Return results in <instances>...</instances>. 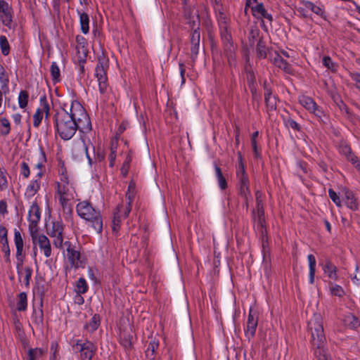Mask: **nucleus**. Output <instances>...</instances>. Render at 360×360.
<instances>
[{"instance_id":"f257e3e1","label":"nucleus","mask_w":360,"mask_h":360,"mask_svg":"<svg viewBox=\"0 0 360 360\" xmlns=\"http://www.w3.org/2000/svg\"><path fill=\"white\" fill-rule=\"evenodd\" d=\"M69 110L61 108L53 117L56 131L65 141L71 139L77 130L87 132L91 129L89 115L79 102L72 101Z\"/></svg>"},{"instance_id":"f03ea898","label":"nucleus","mask_w":360,"mask_h":360,"mask_svg":"<svg viewBox=\"0 0 360 360\" xmlns=\"http://www.w3.org/2000/svg\"><path fill=\"white\" fill-rule=\"evenodd\" d=\"M308 330L311 333V342L317 360H330L325 349L326 340L320 314H314L309 321Z\"/></svg>"},{"instance_id":"7ed1b4c3","label":"nucleus","mask_w":360,"mask_h":360,"mask_svg":"<svg viewBox=\"0 0 360 360\" xmlns=\"http://www.w3.org/2000/svg\"><path fill=\"white\" fill-rule=\"evenodd\" d=\"M76 211L77 214L85 220L88 226L92 228L98 234L102 233L103 222L101 212L89 202L84 200L79 202L76 206Z\"/></svg>"},{"instance_id":"20e7f679","label":"nucleus","mask_w":360,"mask_h":360,"mask_svg":"<svg viewBox=\"0 0 360 360\" xmlns=\"http://www.w3.org/2000/svg\"><path fill=\"white\" fill-rule=\"evenodd\" d=\"M57 196L61 207L64 210L71 211L70 201L76 196V192L72 183L66 174H62L60 181L57 184Z\"/></svg>"},{"instance_id":"39448f33","label":"nucleus","mask_w":360,"mask_h":360,"mask_svg":"<svg viewBox=\"0 0 360 360\" xmlns=\"http://www.w3.org/2000/svg\"><path fill=\"white\" fill-rule=\"evenodd\" d=\"M185 16L188 20L193 32L191 34V53L197 55L199 50L200 33L199 31L200 18L198 11L193 8L192 10H185Z\"/></svg>"},{"instance_id":"423d86ee","label":"nucleus","mask_w":360,"mask_h":360,"mask_svg":"<svg viewBox=\"0 0 360 360\" xmlns=\"http://www.w3.org/2000/svg\"><path fill=\"white\" fill-rule=\"evenodd\" d=\"M134 197V185L130 184L129 185L128 191L126 194V198L128 199V202L126 206L123 205H118L116 212L114 213L112 219V231L117 232L120 228V222L122 219L126 218L131 209V202Z\"/></svg>"},{"instance_id":"0eeeda50","label":"nucleus","mask_w":360,"mask_h":360,"mask_svg":"<svg viewBox=\"0 0 360 360\" xmlns=\"http://www.w3.org/2000/svg\"><path fill=\"white\" fill-rule=\"evenodd\" d=\"M109 67V60L105 55L98 57V60L95 70V76L98 84L99 91L101 94L107 93L108 89L107 70Z\"/></svg>"},{"instance_id":"6e6552de","label":"nucleus","mask_w":360,"mask_h":360,"mask_svg":"<svg viewBox=\"0 0 360 360\" xmlns=\"http://www.w3.org/2000/svg\"><path fill=\"white\" fill-rule=\"evenodd\" d=\"M297 12L304 18H311L312 13L321 18H326L324 6L309 1H302L297 8Z\"/></svg>"},{"instance_id":"1a4fd4ad","label":"nucleus","mask_w":360,"mask_h":360,"mask_svg":"<svg viewBox=\"0 0 360 360\" xmlns=\"http://www.w3.org/2000/svg\"><path fill=\"white\" fill-rule=\"evenodd\" d=\"M236 177L238 181L240 195L247 199L250 195L249 180L245 170L242 155L238 153V165L236 170Z\"/></svg>"},{"instance_id":"9d476101","label":"nucleus","mask_w":360,"mask_h":360,"mask_svg":"<svg viewBox=\"0 0 360 360\" xmlns=\"http://www.w3.org/2000/svg\"><path fill=\"white\" fill-rule=\"evenodd\" d=\"M73 347L80 353L79 359L81 360H92L97 349L96 346L89 341L81 342L80 340H77Z\"/></svg>"},{"instance_id":"9b49d317","label":"nucleus","mask_w":360,"mask_h":360,"mask_svg":"<svg viewBox=\"0 0 360 360\" xmlns=\"http://www.w3.org/2000/svg\"><path fill=\"white\" fill-rule=\"evenodd\" d=\"M30 236L33 245L38 246L46 257H51L52 251L49 238L43 234H39L38 231L30 233Z\"/></svg>"},{"instance_id":"f8f14e48","label":"nucleus","mask_w":360,"mask_h":360,"mask_svg":"<svg viewBox=\"0 0 360 360\" xmlns=\"http://www.w3.org/2000/svg\"><path fill=\"white\" fill-rule=\"evenodd\" d=\"M66 247L65 258L67 260V268H78L82 264L80 252L74 247H72L69 242H65Z\"/></svg>"},{"instance_id":"ddd939ff","label":"nucleus","mask_w":360,"mask_h":360,"mask_svg":"<svg viewBox=\"0 0 360 360\" xmlns=\"http://www.w3.org/2000/svg\"><path fill=\"white\" fill-rule=\"evenodd\" d=\"M13 8L4 0H0V20L2 24L8 28L13 27Z\"/></svg>"},{"instance_id":"4468645a","label":"nucleus","mask_w":360,"mask_h":360,"mask_svg":"<svg viewBox=\"0 0 360 360\" xmlns=\"http://www.w3.org/2000/svg\"><path fill=\"white\" fill-rule=\"evenodd\" d=\"M41 214L39 207L36 203H33L28 212L29 231L30 233L38 231L37 224L40 220Z\"/></svg>"},{"instance_id":"2eb2a0df","label":"nucleus","mask_w":360,"mask_h":360,"mask_svg":"<svg viewBox=\"0 0 360 360\" xmlns=\"http://www.w3.org/2000/svg\"><path fill=\"white\" fill-rule=\"evenodd\" d=\"M257 323L258 320L256 314H254L250 309L247 320L246 327L245 328V336L249 340L255 336L257 327Z\"/></svg>"},{"instance_id":"dca6fc26","label":"nucleus","mask_w":360,"mask_h":360,"mask_svg":"<svg viewBox=\"0 0 360 360\" xmlns=\"http://www.w3.org/2000/svg\"><path fill=\"white\" fill-rule=\"evenodd\" d=\"M43 175L42 172H38L36 175V179L32 180L27 186L25 190V196L27 199L32 198L40 189L41 181L40 179Z\"/></svg>"},{"instance_id":"f3484780","label":"nucleus","mask_w":360,"mask_h":360,"mask_svg":"<svg viewBox=\"0 0 360 360\" xmlns=\"http://www.w3.org/2000/svg\"><path fill=\"white\" fill-rule=\"evenodd\" d=\"M252 14L255 18L262 20L266 19L269 22H271L273 20L271 14L267 12L262 3L256 4V6L252 8Z\"/></svg>"},{"instance_id":"a211bd4d","label":"nucleus","mask_w":360,"mask_h":360,"mask_svg":"<svg viewBox=\"0 0 360 360\" xmlns=\"http://www.w3.org/2000/svg\"><path fill=\"white\" fill-rule=\"evenodd\" d=\"M77 46L76 49L78 54V60L80 62H85L87 54V50L86 48V39L82 36H77L76 37Z\"/></svg>"},{"instance_id":"6ab92c4d","label":"nucleus","mask_w":360,"mask_h":360,"mask_svg":"<svg viewBox=\"0 0 360 360\" xmlns=\"http://www.w3.org/2000/svg\"><path fill=\"white\" fill-rule=\"evenodd\" d=\"M219 28H220V32H221V37L226 44V49H229L230 51H232V45L231 44V36L230 32L228 30V27L226 25V21H219Z\"/></svg>"},{"instance_id":"aec40b11","label":"nucleus","mask_w":360,"mask_h":360,"mask_svg":"<svg viewBox=\"0 0 360 360\" xmlns=\"http://www.w3.org/2000/svg\"><path fill=\"white\" fill-rule=\"evenodd\" d=\"M271 62L285 72L292 73L291 66L278 53H275L274 56L271 57Z\"/></svg>"},{"instance_id":"412c9836","label":"nucleus","mask_w":360,"mask_h":360,"mask_svg":"<svg viewBox=\"0 0 360 360\" xmlns=\"http://www.w3.org/2000/svg\"><path fill=\"white\" fill-rule=\"evenodd\" d=\"M346 205L351 210H356L358 208V202L354 193L348 189L343 190Z\"/></svg>"},{"instance_id":"4be33fe9","label":"nucleus","mask_w":360,"mask_h":360,"mask_svg":"<svg viewBox=\"0 0 360 360\" xmlns=\"http://www.w3.org/2000/svg\"><path fill=\"white\" fill-rule=\"evenodd\" d=\"M323 270L324 274L328 276L332 280L338 281V276L337 274V268L335 265H333L330 262H326L325 264L323 266Z\"/></svg>"},{"instance_id":"5701e85b","label":"nucleus","mask_w":360,"mask_h":360,"mask_svg":"<svg viewBox=\"0 0 360 360\" xmlns=\"http://www.w3.org/2000/svg\"><path fill=\"white\" fill-rule=\"evenodd\" d=\"M18 274L20 279H23V282L26 286L30 285V281L32 275V269L30 266L25 268H18Z\"/></svg>"},{"instance_id":"b1692460","label":"nucleus","mask_w":360,"mask_h":360,"mask_svg":"<svg viewBox=\"0 0 360 360\" xmlns=\"http://www.w3.org/2000/svg\"><path fill=\"white\" fill-rule=\"evenodd\" d=\"M32 321L35 324L37 328L42 329L44 314L41 307L39 309H34L32 314Z\"/></svg>"},{"instance_id":"393cba45","label":"nucleus","mask_w":360,"mask_h":360,"mask_svg":"<svg viewBox=\"0 0 360 360\" xmlns=\"http://www.w3.org/2000/svg\"><path fill=\"white\" fill-rule=\"evenodd\" d=\"M159 347L158 340H152L146 350V356L148 360H153L155 356V352Z\"/></svg>"},{"instance_id":"a878e982","label":"nucleus","mask_w":360,"mask_h":360,"mask_svg":"<svg viewBox=\"0 0 360 360\" xmlns=\"http://www.w3.org/2000/svg\"><path fill=\"white\" fill-rule=\"evenodd\" d=\"M307 259L309 262V281L311 284H313L314 282L316 262L313 255H309Z\"/></svg>"},{"instance_id":"bb28decb","label":"nucleus","mask_w":360,"mask_h":360,"mask_svg":"<svg viewBox=\"0 0 360 360\" xmlns=\"http://www.w3.org/2000/svg\"><path fill=\"white\" fill-rule=\"evenodd\" d=\"M299 103L309 112L313 110V108L316 105L311 97L304 95L299 96Z\"/></svg>"},{"instance_id":"cd10ccee","label":"nucleus","mask_w":360,"mask_h":360,"mask_svg":"<svg viewBox=\"0 0 360 360\" xmlns=\"http://www.w3.org/2000/svg\"><path fill=\"white\" fill-rule=\"evenodd\" d=\"M37 163L34 165V168L39 169V172H42V169L44 167V164L46 162V158L44 151L42 148H39L36 153Z\"/></svg>"},{"instance_id":"c85d7f7f","label":"nucleus","mask_w":360,"mask_h":360,"mask_svg":"<svg viewBox=\"0 0 360 360\" xmlns=\"http://www.w3.org/2000/svg\"><path fill=\"white\" fill-rule=\"evenodd\" d=\"M264 99L267 107L271 109H275L276 105V97L272 96L269 89L264 87Z\"/></svg>"},{"instance_id":"c756f323","label":"nucleus","mask_w":360,"mask_h":360,"mask_svg":"<svg viewBox=\"0 0 360 360\" xmlns=\"http://www.w3.org/2000/svg\"><path fill=\"white\" fill-rule=\"evenodd\" d=\"M45 351L41 348L30 349L27 351V360H40Z\"/></svg>"},{"instance_id":"7c9ffc66","label":"nucleus","mask_w":360,"mask_h":360,"mask_svg":"<svg viewBox=\"0 0 360 360\" xmlns=\"http://www.w3.org/2000/svg\"><path fill=\"white\" fill-rule=\"evenodd\" d=\"M27 307V297L24 292H20L18 296L16 309L19 311H24Z\"/></svg>"},{"instance_id":"2f4dec72","label":"nucleus","mask_w":360,"mask_h":360,"mask_svg":"<svg viewBox=\"0 0 360 360\" xmlns=\"http://www.w3.org/2000/svg\"><path fill=\"white\" fill-rule=\"evenodd\" d=\"M261 193L257 191L256 193V199H257V214H258V222L262 227L264 226V210L263 205L262 203V200H260Z\"/></svg>"},{"instance_id":"473e14b6","label":"nucleus","mask_w":360,"mask_h":360,"mask_svg":"<svg viewBox=\"0 0 360 360\" xmlns=\"http://www.w3.org/2000/svg\"><path fill=\"white\" fill-rule=\"evenodd\" d=\"M39 103L41 104V110H42L43 116L44 115V120L48 122L49 120L50 105L46 96L40 97Z\"/></svg>"},{"instance_id":"72a5a7b5","label":"nucleus","mask_w":360,"mask_h":360,"mask_svg":"<svg viewBox=\"0 0 360 360\" xmlns=\"http://www.w3.org/2000/svg\"><path fill=\"white\" fill-rule=\"evenodd\" d=\"M14 240L16 247L17 255H21L23 250V240L19 231L15 230Z\"/></svg>"},{"instance_id":"f704fd0d","label":"nucleus","mask_w":360,"mask_h":360,"mask_svg":"<svg viewBox=\"0 0 360 360\" xmlns=\"http://www.w3.org/2000/svg\"><path fill=\"white\" fill-rule=\"evenodd\" d=\"M79 22L81 25L82 32L84 34H87L89 30V18L86 13H79Z\"/></svg>"},{"instance_id":"c9c22d12","label":"nucleus","mask_w":360,"mask_h":360,"mask_svg":"<svg viewBox=\"0 0 360 360\" xmlns=\"http://www.w3.org/2000/svg\"><path fill=\"white\" fill-rule=\"evenodd\" d=\"M214 169L218 184L221 189L224 190L227 187L226 179L223 176L221 169L217 165H215Z\"/></svg>"},{"instance_id":"e433bc0d","label":"nucleus","mask_w":360,"mask_h":360,"mask_svg":"<svg viewBox=\"0 0 360 360\" xmlns=\"http://www.w3.org/2000/svg\"><path fill=\"white\" fill-rule=\"evenodd\" d=\"M344 323L351 328H356L359 325L356 317L352 314H349L345 316Z\"/></svg>"},{"instance_id":"4c0bfd02","label":"nucleus","mask_w":360,"mask_h":360,"mask_svg":"<svg viewBox=\"0 0 360 360\" xmlns=\"http://www.w3.org/2000/svg\"><path fill=\"white\" fill-rule=\"evenodd\" d=\"M329 289L332 295L341 297L345 295V290L340 285L338 284L330 283Z\"/></svg>"},{"instance_id":"58836bf2","label":"nucleus","mask_w":360,"mask_h":360,"mask_svg":"<svg viewBox=\"0 0 360 360\" xmlns=\"http://www.w3.org/2000/svg\"><path fill=\"white\" fill-rule=\"evenodd\" d=\"M88 290V285L84 278H80L77 281L75 291L78 294H84Z\"/></svg>"},{"instance_id":"ea45409f","label":"nucleus","mask_w":360,"mask_h":360,"mask_svg":"<svg viewBox=\"0 0 360 360\" xmlns=\"http://www.w3.org/2000/svg\"><path fill=\"white\" fill-rule=\"evenodd\" d=\"M100 325V317L98 315L95 314L90 321L86 324V327L88 330L93 332L96 330Z\"/></svg>"},{"instance_id":"a19ab883","label":"nucleus","mask_w":360,"mask_h":360,"mask_svg":"<svg viewBox=\"0 0 360 360\" xmlns=\"http://www.w3.org/2000/svg\"><path fill=\"white\" fill-rule=\"evenodd\" d=\"M257 56L259 58H265L266 57V48L265 43L259 40L257 44Z\"/></svg>"},{"instance_id":"79ce46f5","label":"nucleus","mask_w":360,"mask_h":360,"mask_svg":"<svg viewBox=\"0 0 360 360\" xmlns=\"http://www.w3.org/2000/svg\"><path fill=\"white\" fill-rule=\"evenodd\" d=\"M51 75L52 77V79L55 82H59L60 81V69L56 62H52L51 68Z\"/></svg>"},{"instance_id":"37998d69","label":"nucleus","mask_w":360,"mask_h":360,"mask_svg":"<svg viewBox=\"0 0 360 360\" xmlns=\"http://www.w3.org/2000/svg\"><path fill=\"white\" fill-rule=\"evenodd\" d=\"M0 48L3 55L7 56L9 54L10 46L7 38L4 35L0 36Z\"/></svg>"},{"instance_id":"c03bdc74","label":"nucleus","mask_w":360,"mask_h":360,"mask_svg":"<svg viewBox=\"0 0 360 360\" xmlns=\"http://www.w3.org/2000/svg\"><path fill=\"white\" fill-rule=\"evenodd\" d=\"M309 112L312 113L321 122H325V119H326V113L317 104L315 105V107L313 108V110H311Z\"/></svg>"},{"instance_id":"a18cd8bd","label":"nucleus","mask_w":360,"mask_h":360,"mask_svg":"<svg viewBox=\"0 0 360 360\" xmlns=\"http://www.w3.org/2000/svg\"><path fill=\"white\" fill-rule=\"evenodd\" d=\"M323 65L332 72H336L338 65L333 63L329 56H324L322 60Z\"/></svg>"},{"instance_id":"49530a36","label":"nucleus","mask_w":360,"mask_h":360,"mask_svg":"<svg viewBox=\"0 0 360 360\" xmlns=\"http://www.w3.org/2000/svg\"><path fill=\"white\" fill-rule=\"evenodd\" d=\"M0 123L2 127V129L0 131V133L2 136H6L10 133L11 125L10 122L6 118H1L0 120Z\"/></svg>"},{"instance_id":"de8ad7c7","label":"nucleus","mask_w":360,"mask_h":360,"mask_svg":"<svg viewBox=\"0 0 360 360\" xmlns=\"http://www.w3.org/2000/svg\"><path fill=\"white\" fill-rule=\"evenodd\" d=\"M8 77L3 67H0V84L2 89H8Z\"/></svg>"},{"instance_id":"09e8293b","label":"nucleus","mask_w":360,"mask_h":360,"mask_svg":"<svg viewBox=\"0 0 360 360\" xmlns=\"http://www.w3.org/2000/svg\"><path fill=\"white\" fill-rule=\"evenodd\" d=\"M28 94L25 91H21L18 96V104L20 108H25L28 102Z\"/></svg>"},{"instance_id":"8fccbe9b","label":"nucleus","mask_w":360,"mask_h":360,"mask_svg":"<svg viewBox=\"0 0 360 360\" xmlns=\"http://www.w3.org/2000/svg\"><path fill=\"white\" fill-rule=\"evenodd\" d=\"M43 119V113L42 110H41V104L39 105V107L37 109L35 113L33 115V125L35 127H38L39 124L41 122V120Z\"/></svg>"},{"instance_id":"3c124183","label":"nucleus","mask_w":360,"mask_h":360,"mask_svg":"<svg viewBox=\"0 0 360 360\" xmlns=\"http://www.w3.org/2000/svg\"><path fill=\"white\" fill-rule=\"evenodd\" d=\"M63 228L60 222H53L52 224L51 228H49L48 234L50 236H53L55 233L60 232V234H63Z\"/></svg>"},{"instance_id":"603ef678","label":"nucleus","mask_w":360,"mask_h":360,"mask_svg":"<svg viewBox=\"0 0 360 360\" xmlns=\"http://www.w3.org/2000/svg\"><path fill=\"white\" fill-rule=\"evenodd\" d=\"M8 188L6 172L0 169V191H4Z\"/></svg>"},{"instance_id":"864d4df0","label":"nucleus","mask_w":360,"mask_h":360,"mask_svg":"<svg viewBox=\"0 0 360 360\" xmlns=\"http://www.w3.org/2000/svg\"><path fill=\"white\" fill-rule=\"evenodd\" d=\"M53 238V243L56 248H61L63 244V234H60V232H56L53 236H51Z\"/></svg>"},{"instance_id":"5fc2aeb1","label":"nucleus","mask_w":360,"mask_h":360,"mask_svg":"<svg viewBox=\"0 0 360 360\" xmlns=\"http://www.w3.org/2000/svg\"><path fill=\"white\" fill-rule=\"evenodd\" d=\"M258 135H259V132L257 131L252 134V137H251V144H252L254 154L256 158H258L259 156V153L258 151L257 146V138L258 137Z\"/></svg>"},{"instance_id":"6e6d98bb","label":"nucleus","mask_w":360,"mask_h":360,"mask_svg":"<svg viewBox=\"0 0 360 360\" xmlns=\"http://www.w3.org/2000/svg\"><path fill=\"white\" fill-rule=\"evenodd\" d=\"M328 195L330 199L333 200V202L338 206L341 207V200L340 199V197L333 190L329 189L328 190Z\"/></svg>"},{"instance_id":"4d7b16f0","label":"nucleus","mask_w":360,"mask_h":360,"mask_svg":"<svg viewBox=\"0 0 360 360\" xmlns=\"http://www.w3.org/2000/svg\"><path fill=\"white\" fill-rule=\"evenodd\" d=\"M20 174L25 179H27L30 174L28 164L23 162L20 164Z\"/></svg>"},{"instance_id":"13d9d810","label":"nucleus","mask_w":360,"mask_h":360,"mask_svg":"<svg viewBox=\"0 0 360 360\" xmlns=\"http://www.w3.org/2000/svg\"><path fill=\"white\" fill-rule=\"evenodd\" d=\"M130 162H131V158L130 157H127L125 160V161L124 162L123 165H122V167L121 168V173L123 174V176H126L128 173V170H129V164H130Z\"/></svg>"},{"instance_id":"bf43d9fd","label":"nucleus","mask_w":360,"mask_h":360,"mask_svg":"<svg viewBox=\"0 0 360 360\" xmlns=\"http://www.w3.org/2000/svg\"><path fill=\"white\" fill-rule=\"evenodd\" d=\"M350 77L353 81L356 82V86L357 89H360V73L358 72H351Z\"/></svg>"},{"instance_id":"052dcab7","label":"nucleus","mask_w":360,"mask_h":360,"mask_svg":"<svg viewBox=\"0 0 360 360\" xmlns=\"http://www.w3.org/2000/svg\"><path fill=\"white\" fill-rule=\"evenodd\" d=\"M285 124L288 127H290L293 129H295V130H299L300 129V126L299 124L293 120L292 119H288L285 121Z\"/></svg>"},{"instance_id":"680f3d73","label":"nucleus","mask_w":360,"mask_h":360,"mask_svg":"<svg viewBox=\"0 0 360 360\" xmlns=\"http://www.w3.org/2000/svg\"><path fill=\"white\" fill-rule=\"evenodd\" d=\"M340 151L342 154L345 155L346 158L352 153L351 149L347 145H342L340 146Z\"/></svg>"},{"instance_id":"e2e57ef3","label":"nucleus","mask_w":360,"mask_h":360,"mask_svg":"<svg viewBox=\"0 0 360 360\" xmlns=\"http://www.w3.org/2000/svg\"><path fill=\"white\" fill-rule=\"evenodd\" d=\"M259 3L260 2H258V0H246L245 12L247 11V8H250L252 12V8L255 7L256 4H259Z\"/></svg>"},{"instance_id":"0e129e2a","label":"nucleus","mask_w":360,"mask_h":360,"mask_svg":"<svg viewBox=\"0 0 360 360\" xmlns=\"http://www.w3.org/2000/svg\"><path fill=\"white\" fill-rule=\"evenodd\" d=\"M7 237V230L6 229L0 225V238H1V243H4V238Z\"/></svg>"},{"instance_id":"69168bd1","label":"nucleus","mask_w":360,"mask_h":360,"mask_svg":"<svg viewBox=\"0 0 360 360\" xmlns=\"http://www.w3.org/2000/svg\"><path fill=\"white\" fill-rule=\"evenodd\" d=\"M347 158L353 165H356V166H358L359 159L356 155L351 153V155H349Z\"/></svg>"},{"instance_id":"338daca9","label":"nucleus","mask_w":360,"mask_h":360,"mask_svg":"<svg viewBox=\"0 0 360 360\" xmlns=\"http://www.w3.org/2000/svg\"><path fill=\"white\" fill-rule=\"evenodd\" d=\"M6 212H7L6 203L3 200H0V213L2 214H4Z\"/></svg>"},{"instance_id":"774afa93","label":"nucleus","mask_w":360,"mask_h":360,"mask_svg":"<svg viewBox=\"0 0 360 360\" xmlns=\"http://www.w3.org/2000/svg\"><path fill=\"white\" fill-rule=\"evenodd\" d=\"M115 157H116L115 151L112 150V152H111V153H110V155L109 156V158H110V165L111 167H112L113 165H114Z\"/></svg>"}]
</instances>
